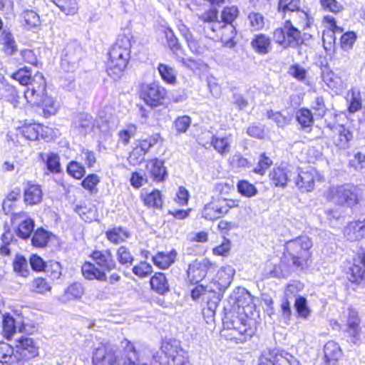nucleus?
Instances as JSON below:
<instances>
[{"label":"nucleus","instance_id":"nucleus-1","mask_svg":"<svg viewBox=\"0 0 365 365\" xmlns=\"http://www.w3.org/2000/svg\"><path fill=\"white\" fill-rule=\"evenodd\" d=\"M13 78L21 85H26L24 97L33 106H41L45 115H55L58 106L46 92V83L42 73H36L33 78L26 71L19 70L13 74Z\"/></svg>","mask_w":365,"mask_h":365},{"label":"nucleus","instance_id":"nucleus-2","mask_svg":"<svg viewBox=\"0 0 365 365\" xmlns=\"http://www.w3.org/2000/svg\"><path fill=\"white\" fill-rule=\"evenodd\" d=\"M130 53V42L127 36L118 37L115 43L111 48L108 63L107 72L113 79L120 77L125 68Z\"/></svg>","mask_w":365,"mask_h":365},{"label":"nucleus","instance_id":"nucleus-3","mask_svg":"<svg viewBox=\"0 0 365 365\" xmlns=\"http://www.w3.org/2000/svg\"><path fill=\"white\" fill-rule=\"evenodd\" d=\"M326 197L333 203L346 208H353L361 200L360 189L353 184H344L329 189Z\"/></svg>","mask_w":365,"mask_h":365},{"label":"nucleus","instance_id":"nucleus-4","mask_svg":"<svg viewBox=\"0 0 365 365\" xmlns=\"http://www.w3.org/2000/svg\"><path fill=\"white\" fill-rule=\"evenodd\" d=\"M312 247L311 240L307 236H301L286 242L284 255L289 257L294 265L302 267L311 257Z\"/></svg>","mask_w":365,"mask_h":365},{"label":"nucleus","instance_id":"nucleus-5","mask_svg":"<svg viewBox=\"0 0 365 365\" xmlns=\"http://www.w3.org/2000/svg\"><path fill=\"white\" fill-rule=\"evenodd\" d=\"M273 38L284 48H297L303 43L301 32L293 26L291 19L286 20L282 28L274 30Z\"/></svg>","mask_w":365,"mask_h":365},{"label":"nucleus","instance_id":"nucleus-6","mask_svg":"<svg viewBox=\"0 0 365 365\" xmlns=\"http://www.w3.org/2000/svg\"><path fill=\"white\" fill-rule=\"evenodd\" d=\"M235 271L230 265L222 267L217 272L216 278L210 284V291L213 292L212 303L217 305L222 298L225 290L230 285Z\"/></svg>","mask_w":365,"mask_h":365},{"label":"nucleus","instance_id":"nucleus-7","mask_svg":"<svg viewBox=\"0 0 365 365\" xmlns=\"http://www.w3.org/2000/svg\"><path fill=\"white\" fill-rule=\"evenodd\" d=\"M139 96L146 105L155 108L163 104L167 97V90L158 83H142Z\"/></svg>","mask_w":365,"mask_h":365},{"label":"nucleus","instance_id":"nucleus-8","mask_svg":"<svg viewBox=\"0 0 365 365\" xmlns=\"http://www.w3.org/2000/svg\"><path fill=\"white\" fill-rule=\"evenodd\" d=\"M259 365H301L299 361L291 355L272 349L264 351L259 358Z\"/></svg>","mask_w":365,"mask_h":365},{"label":"nucleus","instance_id":"nucleus-9","mask_svg":"<svg viewBox=\"0 0 365 365\" xmlns=\"http://www.w3.org/2000/svg\"><path fill=\"white\" fill-rule=\"evenodd\" d=\"M223 326L226 329H233L244 336L243 340L252 337L254 331L251 327L247 324L246 320L242 317H240L235 312L227 314L223 319Z\"/></svg>","mask_w":365,"mask_h":365},{"label":"nucleus","instance_id":"nucleus-10","mask_svg":"<svg viewBox=\"0 0 365 365\" xmlns=\"http://www.w3.org/2000/svg\"><path fill=\"white\" fill-rule=\"evenodd\" d=\"M214 269L215 264L208 259H196L188 266L187 279L191 283H197L205 277L210 269Z\"/></svg>","mask_w":365,"mask_h":365},{"label":"nucleus","instance_id":"nucleus-11","mask_svg":"<svg viewBox=\"0 0 365 365\" xmlns=\"http://www.w3.org/2000/svg\"><path fill=\"white\" fill-rule=\"evenodd\" d=\"M317 175V171L313 168L299 171L297 170L293 173V181L299 190L309 192L314 188Z\"/></svg>","mask_w":365,"mask_h":365},{"label":"nucleus","instance_id":"nucleus-12","mask_svg":"<svg viewBox=\"0 0 365 365\" xmlns=\"http://www.w3.org/2000/svg\"><path fill=\"white\" fill-rule=\"evenodd\" d=\"M236 36L235 27L232 24H223L220 22V27L211 34L209 38H217L227 48H233L235 46L234 38Z\"/></svg>","mask_w":365,"mask_h":365},{"label":"nucleus","instance_id":"nucleus-13","mask_svg":"<svg viewBox=\"0 0 365 365\" xmlns=\"http://www.w3.org/2000/svg\"><path fill=\"white\" fill-rule=\"evenodd\" d=\"M201 21L204 34L209 37L220 27V21L218 20V11L215 9H209L198 16Z\"/></svg>","mask_w":365,"mask_h":365},{"label":"nucleus","instance_id":"nucleus-14","mask_svg":"<svg viewBox=\"0 0 365 365\" xmlns=\"http://www.w3.org/2000/svg\"><path fill=\"white\" fill-rule=\"evenodd\" d=\"M17 352L24 360L31 359L38 354V346L32 338L21 337L17 341Z\"/></svg>","mask_w":365,"mask_h":365},{"label":"nucleus","instance_id":"nucleus-15","mask_svg":"<svg viewBox=\"0 0 365 365\" xmlns=\"http://www.w3.org/2000/svg\"><path fill=\"white\" fill-rule=\"evenodd\" d=\"M91 257L94 263L106 273L110 272L115 267V262L110 250L94 251Z\"/></svg>","mask_w":365,"mask_h":365},{"label":"nucleus","instance_id":"nucleus-16","mask_svg":"<svg viewBox=\"0 0 365 365\" xmlns=\"http://www.w3.org/2000/svg\"><path fill=\"white\" fill-rule=\"evenodd\" d=\"M327 127L334 133L333 140L336 146L343 149L347 148L349 141L353 138L351 132L340 124L331 125L329 123Z\"/></svg>","mask_w":365,"mask_h":365},{"label":"nucleus","instance_id":"nucleus-17","mask_svg":"<svg viewBox=\"0 0 365 365\" xmlns=\"http://www.w3.org/2000/svg\"><path fill=\"white\" fill-rule=\"evenodd\" d=\"M162 351L168 357L169 365H174L185 358L182 355V349L180 347L179 342L176 340H170L164 341L161 346Z\"/></svg>","mask_w":365,"mask_h":365},{"label":"nucleus","instance_id":"nucleus-18","mask_svg":"<svg viewBox=\"0 0 365 365\" xmlns=\"http://www.w3.org/2000/svg\"><path fill=\"white\" fill-rule=\"evenodd\" d=\"M14 219L15 220H21L16 232V235L24 240L29 239L34 230V220L29 217L27 213L24 212L14 214Z\"/></svg>","mask_w":365,"mask_h":365},{"label":"nucleus","instance_id":"nucleus-19","mask_svg":"<svg viewBox=\"0 0 365 365\" xmlns=\"http://www.w3.org/2000/svg\"><path fill=\"white\" fill-rule=\"evenodd\" d=\"M145 173L156 182H163L168 175L164 163L157 158L148 160L145 166Z\"/></svg>","mask_w":365,"mask_h":365},{"label":"nucleus","instance_id":"nucleus-20","mask_svg":"<svg viewBox=\"0 0 365 365\" xmlns=\"http://www.w3.org/2000/svg\"><path fill=\"white\" fill-rule=\"evenodd\" d=\"M230 207L225 201L212 202L205 206L202 216L208 220H215L227 214Z\"/></svg>","mask_w":365,"mask_h":365},{"label":"nucleus","instance_id":"nucleus-21","mask_svg":"<svg viewBox=\"0 0 365 365\" xmlns=\"http://www.w3.org/2000/svg\"><path fill=\"white\" fill-rule=\"evenodd\" d=\"M345 237L351 241H356L365 237V218L362 220H353L344 228Z\"/></svg>","mask_w":365,"mask_h":365},{"label":"nucleus","instance_id":"nucleus-22","mask_svg":"<svg viewBox=\"0 0 365 365\" xmlns=\"http://www.w3.org/2000/svg\"><path fill=\"white\" fill-rule=\"evenodd\" d=\"M207 137L211 138L210 145L220 155H225L230 151L231 144L232 143V135L225 136H215L209 131L205 133Z\"/></svg>","mask_w":365,"mask_h":365},{"label":"nucleus","instance_id":"nucleus-23","mask_svg":"<svg viewBox=\"0 0 365 365\" xmlns=\"http://www.w3.org/2000/svg\"><path fill=\"white\" fill-rule=\"evenodd\" d=\"M81 271L83 276L86 279H96L100 282H106L107 280L106 273L95 263L85 262L81 267Z\"/></svg>","mask_w":365,"mask_h":365},{"label":"nucleus","instance_id":"nucleus-24","mask_svg":"<svg viewBox=\"0 0 365 365\" xmlns=\"http://www.w3.org/2000/svg\"><path fill=\"white\" fill-rule=\"evenodd\" d=\"M39 158L45 163L46 169L53 174H59L62 172L58 154L49 152L39 153Z\"/></svg>","mask_w":365,"mask_h":365},{"label":"nucleus","instance_id":"nucleus-25","mask_svg":"<svg viewBox=\"0 0 365 365\" xmlns=\"http://www.w3.org/2000/svg\"><path fill=\"white\" fill-rule=\"evenodd\" d=\"M294 171L287 168H277L270 173L269 176L276 187H285L288 181L293 180Z\"/></svg>","mask_w":365,"mask_h":365},{"label":"nucleus","instance_id":"nucleus-26","mask_svg":"<svg viewBox=\"0 0 365 365\" xmlns=\"http://www.w3.org/2000/svg\"><path fill=\"white\" fill-rule=\"evenodd\" d=\"M177 252L173 249L168 252H158L152 257L153 262L158 268L165 269H168L173 264L176 259Z\"/></svg>","mask_w":365,"mask_h":365},{"label":"nucleus","instance_id":"nucleus-27","mask_svg":"<svg viewBox=\"0 0 365 365\" xmlns=\"http://www.w3.org/2000/svg\"><path fill=\"white\" fill-rule=\"evenodd\" d=\"M42 196L41 188L38 185L28 184L24 189V200L27 205H34L40 203Z\"/></svg>","mask_w":365,"mask_h":365},{"label":"nucleus","instance_id":"nucleus-28","mask_svg":"<svg viewBox=\"0 0 365 365\" xmlns=\"http://www.w3.org/2000/svg\"><path fill=\"white\" fill-rule=\"evenodd\" d=\"M84 293V289L81 284L73 283L69 285L60 297V301L63 303H68L71 301L80 299Z\"/></svg>","mask_w":365,"mask_h":365},{"label":"nucleus","instance_id":"nucleus-29","mask_svg":"<svg viewBox=\"0 0 365 365\" xmlns=\"http://www.w3.org/2000/svg\"><path fill=\"white\" fill-rule=\"evenodd\" d=\"M251 46L256 52L260 54H267L271 48V40L266 35L259 34L252 40Z\"/></svg>","mask_w":365,"mask_h":365},{"label":"nucleus","instance_id":"nucleus-30","mask_svg":"<svg viewBox=\"0 0 365 365\" xmlns=\"http://www.w3.org/2000/svg\"><path fill=\"white\" fill-rule=\"evenodd\" d=\"M151 289L160 294L169 291V284L163 273H155L150 280Z\"/></svg>","mask_w":365,"mask_h":365},{"label":"nucleus","instance_id":"nucleus-31","mask_svg":"<svg viewBox=\"0 0 365 365\" xmlns=\"http://www.w3.org/2000/svg\"><path fill=\"white\" fill-rule=\"evenodd\" d=\"M94 121L92 116L88 113H79L74 120V126L81 133H87L93 128Z\"/></svg>","mask_w":365,"mask_h":365},{"label":"nucleus","instance_id":"nucleus-32","mask_svg":"<svg viewBox=\"0 0 365 365\" xmlns=\"http://www.w3.org/2000/svg\"><path fill=\"white\" fill-rule=\"evenodd\" d=\"M302 9L300 0H279L278 4V11L283 14V18H285L287 13H289L292 16L293 13H295Z\"/></svg>","mask_w":365,"mask_h":365},{"label":"nucleus","instance_id":"nucleus-33","mask_svg":"<svg viewBox=\"0 0 365 365\" xmlns=\"http://www.w3.org/2000/svg\"><path fill=\"white\" fill-rule=\"evenodd\" d=\"M158 71L162 80L170 85H175L177 82V72L171 66L164 63H159Z\"/></svg>","mask_w":365,"mask_h":365},{"label":"nucleus","instance_id":"nucleus-34","mask_svg":"<svg viewBox=\"0 0 365 365\" xmlns=\"http://www.w3.org/2000/svg\"><path fill=\"white\" fill-rule=\"evenodd\" d=\"M107 239L113 244L118 245L129 238V233L120 227H113L106 232Z\"/></svg>","mask_w":365,"mask_h":365},{"label":"nucleus","instance_id":"nucleus-35","mask_svg":"<svg viewBox=\"0 0 365 365\" xmlns=\"http://www.w3.org/2000/svg\"><path fill=\"white\" fill-rule=\"evenodd\" d=\"M51 235V233L46 231L43 228H38L34 232L31 238V244L35 247H45L47 245Z\"/></svg>","mask_w":365,"mask_h":365},{"label":"nucleus","instance_id":"nucleus-36","mask_svg":"<svg viewBox=\"0 0 365 365\" xmlns=\"http://www.w3.org/2000/svg\"><path fill=\"white\" fill-rule=\"evenodd\" d=\"M297 120L304 130L310 129L314 124L312 113L307 108H301L297 112Z\"/></svg>","mask_w":365,"mask_h":365},{"label":"nucleus","instance_id":"nucleus-37","mask_svg":"<svg viewBox=\"0 0 365 365\" xmlns=\"http://www.w3.org/2000/svg\"><path fill=\"white\" fill-rule=\"evenodd\" d=\"M81 57V49L74 45H68L66 48L65 56L63 58V63H71L72 68L78 63Z\"/></svg>","mask_w":365,"mask_h":365},{"label":"nucleus","instance_id":"nucleus-38","mask_svg":"<svg viewBox=\"0 0 365 365\" xmlns=\"http://www.w3.org/2000/svg\"><path fill=\"white\" fill-rule=\"evenodd\" d=\"M324 353L327 361H337L341 356V349L336 342L329 341L324 346Z\"/></svg>","mask_w":365,"mask_h":365},{"label":"nucleus","instance_id":"nucleus-39","mask_svg":"<svg viewBox=\"0 0 365 365\" xmlns=\"http://www.w3.org/2000/svg\"><path fill=\"white\" fill-rule=\"evenodd\" d=\"M30 290L34 293L46 294L51 292V286L45 278L36 277L31 282Z\"/></svg>","mask_w":365,"mask_h":365},{"label":"nucleus","instance_id":"nucleus-40","mask_svg":"<svg viewBox=\"0 0 365 365\" xmlns=\"http://www.w3.org/2000/svg\"><path fill=\"white\" fill-rule=\"evenodd\" d=\"M14 271L19 276L26 277L30 273L26 259L21 255H16L13 262Z\"/></svg>","mask_w":365,"mask_h":365},{"label":"nucleus","instance_id":"nucleus-41","mask_svg":"<svg viewBox=\"0 0 365 365\" xmlns=\"http://www.w3.org/2000/svg\"><path fill=\"white\" fill-rule=\"evenodd\" d=\"M0 41L4 44V51L6 53L12 55L17 51L16 41L10 32L4 31L0 36Z\"/></svg>","mask_w":365,"mask_h":365},{"label":"nucleus","instance_id":"nucleus-42","mask_svg":"<svg viewBox=\"0 0 365 365\" xmlns=\"http://www.w3.org/2000/svg\"><path fill=\"white\" fill-rule=\"evenodd\" d=\"M322 78L327 87L332 90L338 88L341 86L340 78L329 68L322 71Z\"/></svg>","mask_w":365,"mask_h":365},{"label":"nucleus","instance_id":"nucleus-43","mask_svg":"<svg viewBox=\"0 0 365 365\" xmlns=\"http://www.w3.org/2000/svg\"><path fill=\"white\" fill-rule=\"evenodd\" d=\"M53 2L66 15H73L78 11L76 0H54Z\"/></svg>","mask_w":365,"mask_h":365},{"label":"nucleus","instance_id":"nucleus-44","mask_svg":"<svg viewBox=\"0 0 365 365\" xmlns=\"http://www.w3.org/2000/svg\"><path fill=\"white\" fill-rule=\"evenodd\" d=\"M137 133V127L133 123L125 125V127L118 132L119 141L124 145H128L130 140Z\"/></svg>","mask_w":365,"mask_h":365},{"label":"nucleus","instance_id":"nucleus-45","mask_svg":"<svg viewBox=\"0 0 365 365\" xmlns=\"http://www.w3.org/2000/svg\"><path fill=\"white\" fill-rule=\"evenodd\" d=\"M53 280L58 279L62 274V267L59 262L55 260H50L46 262L43 270Z\"/></svg>","mask_w":365,"mask_h":365},{"label":"nucleus","instance_id":"nucleus-46","mask_svg":"<svg viewBox=\"0 0 365 365\" xmlns=\"http://www.w3.org/2000/svg\"><path fill=\"white\" fill-rule=\"evenodd\" d=\"M177 61L180 62L182 66L192 71L201 70L206 66V64L204 63L202 61L192 58H183L178 56Z\"/></svg>","mask_w":365,"mask_h":365},{"label":"nucleus","instance_id":"nucleus-47","mask_svg":"<svg viewBox=\"0 0 365 365\" xmlns=\"http://www.w3.org/2000/svg\"><path fill=\"white\" fill-rule=\"evenodd\" d=\"M1 98L8 102H10L14 107H16L19 103V96L16 89L12 86H4L1 93Z\"/></svg>","mask_w":365,"mask_h":365},{"label":"nucleus","instance_id":"nucleus-48","mask_svg":"<svg viewBox=\"0 0 365 365\" xmlns=\"http://www.w3.org/2000/svg\"><path fill=\"white\" fill-rule=\"evenodd\" d=\"M292 19L302 29H305L310 26V18L308 14L302 9L298 11L293 13L289 19Z\"/></svg>","mask_w":365,"mask_h":365},{"label":"nucleus","instance_id":"nucleus-49","mask_svg":"<svg viewBox=\"0 0 365 365\" xmlns=\"http://www.w3.org/2000/svg\"><path fill=\"white\" fill-rule=\"evenodd\" d=\"M311 108L314 110V115L322 118L327 110L324 98L322 96H316L311 103Z\"/></svg>","mask_w":365,"mask_h":365},{"label":"nucleus","instance_id":"nucleus-50","mask_svg":"<svg viewBox=\"0 0 365 365\" xmlns=\"http://www.w3.org/2000/svg\"><path fill=\"white\" fill-rule=\"evenodd\" d=\"M191 118L188 115L178 117L173 122L177 134L185 133L191 125Z\"/></svg>","mask_w":365,"mask_h":365},{"label":"nucleus","instance_id":"nucleus-51","mask_svg":"<svg viewBox=\"0 0 365 365\" xmlns=\"http://www.w3.org/2000/svg\"><path fill=\"white\" fill-rule=\"evenodd\" d=\"M239 14L238 9L236 6H227L221 13L220 22L223 24H232L237 19Z\"/></svg>","mask_w":365,"mask_h":365},{"label":"nucleus","instance_id":"nucleus-52","mask_svg":"<svg viewBox=\"0 0 365 365\" xmlns=\"http://www.w3.org/2000/svg\"><path fill=\"white\" fill-rule=\"evenodd\" d=\"M3 323V333L6 338L11 337L16 331L14 319L9 315H3L1 319Z\"/></svg>","mask_w":365,"mask_h":365},{"label":"nucleus","instance_id":"nucleus-53","mask_svg":"<svg viewBox=\"0 0 365 365\" xmlns=\"http://www.w3.org/2000/svg\"><path fill=\"white\" fill-rule=\"evenodd\" d=\"M237 190L242 195L247 197H253L257 193L256 187L246 180H242L237 183Z\"/></svg>","mask_w":365,"mask_h":365},{"label":"nucleus","instance_id":"nucleus-54","mask_svg":"<svg viewBox=\"0 0 365 365\" xmlns=\"http://www.w3.org/2000/svg\"><path fill=\"white\" fill-rule=\"evenodd\" d=\"M67 173L76 179H81L86 173L84 167L76 161H71L67 165Z\"/></svg>","mask_w":365,"mask_h":365},{"label":"nucleus","instance_id":"nucleus-55","mask_svg":"<svg viewBox=\"0 0 365 365\" xmlns=\"http://www.w3.org/2000/svg\"><path fill=\"white\" fill-rule=\"evenodd\" d=\"M21 16L26 24L29 27H37L41 24L38 14L33 10L24 11L22 13Z\"/></svg>","mask_w":365,"mask_h":365},{"label":"nucleus","instance_id":"nucleus-56","mask_svg":"<svg viewBox=\"0 0 365 365\" xmlns=\"http://www.w3.org/2000/svg\"><path fill=\"white\" fill-rule=\"evenodd\" d=\"M118 261L123 265H130L133 262V257L130 252L128 248L125 246H120L117 250Z\"/></svg>","mask_w":365,"mask_h":365},{"label":"nucleus","instance_id":"nucleus-57","mask_svg":"<svg viewBox=\"0 0 365 365\" xmlns=\"http://www.w3.org/2000/svg\"><path fill=\"white\" fill-rule=\"evenodd\" d=\"M143 200L145 205L150 207L158 208L162 206L161 195L158 190H153L145 195Z\"/></svg>","mask_w":365,"mask_h":365},{"label":"nucleus","instance_id":"nucleus-58","mask_svg":"<svg viewBox=\"0 0 365 365\" xmlns=\"http://www.w3.org/2000/svg\"><path fill=\"white\" fill-rule=\"evenodd\" d=\"M250 26L253 31H259L264 26V19L259 13L252 12L248 16Z\"/></svg>","mask_w":365,"mask_h":365},{"label":"nucleus","instance_id":"nucleus-59","mask_svg":"<svg viewBox=\"0 0 365 365\" xmlns=\"http://www.w3.org/2000/svg\"><path fill=\"white\" fill-rule=\"evenodd\" d=\"M14 349L9 344L0 341V362L9 363L12 361Z\"/></svg>","mask_w":365,"mask_h":365},{"label":"nucleus","instance_id":"nucleus-60","mask_svg":"<svg viewBox=\"0 0 365 365\" xmlns=\"http://www.w3.org/2000/svg\"><path fill=\"white\" fill-rule=\"evenodd\" d=\"M132 270L135 275L140 278H144L153 272V267L145 262H140L138 264L134 266Z\"/></svg>","mask_w":365,"mask_h":365},{"label":"nucleus","instance_id":"nucleus-61","mask_svg":"<svg viewBox=\"0 0 365 365\" xmlns=\"http://www.w3.org/2000/svg\"><path fill=\"white\" fill-rule=\"evenodd\" d=\"M99 182L100 178L98 175L90 174L81 182V185L83 188L92 193L94 191H97L96 186Z\"/></svg>","mask_w":365,"mask_h":365},{"label":"nucleus","instance_id":"nucleus-62","mask_svg":"<svg viewBox=\"0 0 365 365\" xmlns=\"http://www.w3.org/2000/svg\"><path fill=\"white\" fill-rule=\"evenodd\" d=\"M294 307L299 317L304 319L309 317L310 310L307 307V299L304 297H297L295 299Z\"/></svg>","mask_w":365,"mask_h":365},{"label":"nucleus","instance_id":"nucleus-63","mask_svg":"<svg viewBox=\"0 0 365 365\" xmlns=\"http://www.w3.org/2000/svg\"><path fill=\"white\" fill-rule=\"evenodd\" d=\"M158 135H150L138 141V146L141 150L147 153L150 148L153 147L158 141Z\"/></svg>","mask_w":365,"mask_h":365},{"label":"nucleus","instance_id":"nucleus-64","mask_svg":"<svg viewBox=\"0 0 365 365\" xmlns=\"http://www.w3.org/2000/svg\"><path fill=\"white\" fill-rule=\"evenodd\" d=\"M267 118L272 120L279 128H284L289 125L290 122L289 119L280 112H274L272 110L267 111Z\"/></svg>","mask_w":365,"mask_h":365}]
</instances>
